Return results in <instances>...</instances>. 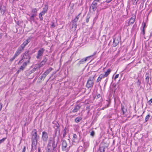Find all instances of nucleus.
<instances>
[{
  "label": "nucleus",
  "mask_w": 152,
  "mask_h": 152,
  "mask_svg": "<svg viewBox=\"0 0 152 152\" xmlns=\"http://www.w3.org/2000/svg\"><path fill=\"white\" fill-rule=\"evenodd\" d=\"M115 35H114L113 37V45L114 47L116 46L119 44L120 41L119 37H118L117 38H115Z\"/></svg>",
  "instance_id": "6"
},
{
  "label": "nucleus",
  "mask_w": 152,
  "mask_h": 152,
  "mask_svg": "<svg viewBox=\"0 0 152 152\" xmlns=\"http://www.w3.org/2000/svg\"><path fill=\"white\" fill-rule=\"evenodd\" d=\"M112 71L111 69L109 68L105 72V74H103L105 77H107Z\"/></svg>",
  "instance_id": "15"
},
{
  "label": "nucleus",
  "mask_w": 152,
  "mask_h": 152,
  "mask_svg": "<svg viewBox=\"0 0 152 152\" xmlns=\"http://www.w3.org/2000/svg\"><path fill=\"white\" fill-rule=\"evenodd\" d=\"M82 118L80 117H77L75 119V122L76 123L79 122L81 120Z\"/></svg>",
  "instance_id": "28"
},
{
  "label": "nucleus",
  "mask_w": 152,
  "mask_h": 152,
  "mask_svg": "<svg viewBox=\"0 0 152 152\" xmlns=\"http://www.w3.org/2000/svg\"><path fill=\"white\" fill-rule=\"evenodd\" d=\"M148 103L149 104H151L152 103V98L148 102Z\"/></svg>",
  "instance_id": "41"
},
{
  "label": "nucleus",
  "mask_w": 152,
  "mask_h": 152,
  "mask_svg": "<svg viewBox=\"0 0 152 152\" xmlns=\"http://www.w3.org/2000/svg\"><path fill=\"white\" fill-rule=\"evenodd\" d=\"M94 1H95L96 2H99L100 1V0H94Z\"/></svg>",
  "instance_id": "60"
},
{
  "label": "nucleus",
  "mask_w": 152,
  "mask_h": 152,
  "mask_svg": "<svg viewBox=\"0 0 152 152\" xmlns=\"http://www.w3.org/2000/svg\"><path fill=\"white\" fill-rule=\"evenodd\" d=\"M52 27H55V26L53 24L52 25Z\"/></svg>",
  "instance_id": "62"
},
{
  "label": "nucleus",
  "mask_w": 152,
  "mask_h": 152,
  "mask_svg": "<svg viewBox=\"0 0 152 152\" xmlns=\"http://www.w3.org/2000/svg\"><path fill=\"white\" fill-rule=\"evenodd\" d=\"M85 61L84 59H82L80 61V63H83Z\"/></svg>",
  "instance_id": "44"
},
{
  "label": "nucleus",
  "mask_w": 152,
  "mask_h": 152,
  "mask_svg": "<svg viewBox=\"0 0 152 152\" xmlns=\"http://www.w3.org/2000/svg\"><path fill=\"white\" fill-rule=\"evenodd\" d=\"M36 146L35 145H34V146H33V142H32V148L31 149V152H33L34 150H36Z\"/></svg>",
  "instance_id": "33"
},
{
  "label": "nucleus",
  "mask_w": 152,
  "mask_h": 152,
  "mask_svg": "<svg viewBox=\"0 0 152 152\" xmlns=\"http://www.w3.org/2000/svg\"><path fill=\"white\" fill-rule=\"evenodd\" d=\"M66 128L65 127L64 130V133L63 134V137H65L66 135Z\"/></svg>",
  "instance_id": "34"
},
{
  "label": "nucleus",
  "mask_w": 152,
  "mask_h": 152,
  "mask_svg": "<svg viewBox=\"0 0 152 152\" xmlns=\"http://www.w3.org/2000/svg\"><path fill=\"white\" fill-rule=\"evenodd\" d=\"M118 76H119V74H117L116 75L115 77V78H114V79H116L117 78H118Z\"/></svg>",
  "instance_id": "51"
},
{
  "label": "nucleus",
  "mask_w": 152,
  "mask_h": 152,
  "mask_svg": "<svg viewBox=\"0 0 152 152\" xmlns=\"http://www.w3.org/2000/svg\"><path fill=\"white\" fill-rule=\"evenodd\" d=\"M37 15L36 14H33L31 17L33 18H34V17L36 16Z\"/></svg>",
  "instance_id": "43"
},
{
  "label": "nucleus",
  "mask_w": 152,
  "mask_h": 152,
  "mask_svg": "<svg viewBox=\"0 0 152 152\" xmlns=\"http://www.w3.org/2000/svg\"><path fill=\"white\" fill-rule=\"evenodd\" d=\"M21 70L19 69L18 70V71L17 72V73L18 74L19 72H20Z\"/></svg>",
  "instance_id": "58"
},
{
  "label": "nucleus",
  "mask_w": 152,
  "mask_h": 152,
  "mask_svg": "<svg viewBox=\"0 0 152 152\" xmlns=\"http://www.w3.org/2000/svg\"><path fill=\"white\" fill-rule=\"evenodd\" d=\"M90 57H91L90 56H89L86 57V58H85V59H84L85 61H86L87 60V59L88 58H89Z\"/></svg>",
  "instance_id": "50"
},
{
  "label": "nucleus",
  "mask_w": 152,
  "mask_h": 152,
  "mask_svg": "<svg viewBox=\"0 0 152 152\" xmlns=\"http://www.w3.org/2000/svg\"><path fill=\"white\" fill-rule=\"evenodd\" d=\"M57 146V144H55V141L53 139L49 140L47 146V152H52Z\"/></svg>",
  "instance_id": "1"
},
{
  "label": "nucleus",
  "mask_w": 152,
  "mask_h": 152,
  "mask_svg": "<svg viewBox=\"0 0 152 152\" xmlns=\"http://www.w3.org/2000/svg\"><path fill=\"white\" fill-rule=\"evenodd\" d=\"M96 75L90 77L88 79L86 85V87L88 88H92L94 84V81L95 79Z\"/></svg>",
  "instance_id": "2"
},
{
  "label": "nucleus",
  "mask_w": 152,
  "mask_h": 152,
  "mask_svg": "<svg viewBox=\"0 0 152 152\" xmlns=\"http://www.w3.org/2000/svg\"><path fill=\"white\" fill-rule=\"evenodd\" d=\"M150 117L151 115L149 114H148L146 116L145 118V122H147L148 120Z\"/></svg>",
  "instance_id": "24"
},
{
  "label": "nucleus",
  "mask_w": 152,
  "mask_h": 152,
  "mask_svg": "<svg viewBox=\"0 0 152 152\" xmlns=\"http://www.w3.org/2000/svg\"><path fill=\"white\" fill-rule=\"evenodd\" d=\"M150 36L152 37V32L151 33Z\"/></svg>",
  "instance_id": "61"
},
{
  "label": "nucleus",
  "mask_w": 152,
  "mask_h": 152,
  "mask_svg": "<svg viewBox=\"0 0 152 152\" xmlns=\"http://www.w3.org/2000/svg\"><path fill=\"white\" fill-rule=\"evenodd\" d=\"M97 98H99L100 97V94H98L96 96Z\"/></svg>",
  "instance_id": "53"
},
{
  "label": "nucleus",
  "mask_w": 152,
  "mask_h": 152,
  "mask_svg": "<svg viewBox=\"0 0 152 152\" xmlns=\"http://www.w3.org/2000/svg\"><path fill=\"white\" fill-rule=\"evenodd\" d=\"M48 6L47 4H45V7L43 8V11L45 12H47L48 10Z\"/></svg>",
  "instance_id": "22"
},
{
  "label": "nucleus",
  "mask_w": 152,
  "mask_h": 152,
  "mask_svg": "<svg viewBox=\"0 0 152 152\" xmlns=\"http://www.w3.org/2000/svg\"><path fill=\"white\" fill-rule=\"evenodd\" d=\"M105 151V147L104 146H100L99 149L100 152H104Z\"/></svg>",
  "instance_id": "21"
},
{
  "label": "nucleus",
  "mask_w": 152,
  "mask_h": 152,
  "mask_svg": "<svg viewBox=\"0 0 152 152\" xmlns=\"http://www.w3.org/2000/svg\"><path fill=\"white\" fill-rule=\"evenodd\" d=\"M78 20L76 18L74 19V20H72V22L74 23H76Z\"/></svg>",
  "instance_id": "38"
},
{
  "label": "nucleus",
  "mask_w": 152,
  "mask_h": 152,
  "mask_svg": "<svg viewBox=\"0 0 152 152\" xmlns=\"http://www.w3.org/2000/svg\"><path fill=\"white\" fill-rule=\"evenodd\" d=\"M121 110L123 112V114H124L126 111V110L123 105H121Z\"/></svg>",
  "instance_id": "31"
},
{
  "label": "nucleus",
  "mask_w": 152,
  "mask_h": 152,
  "mask_svg": "<svg viewBox=\"0 0 152 152\" xmlns=\"http://www.w3.org/2000/svg\"><path fill=\"white\" fill-rule=\"evenodd\" d=\"M138 0H132L133 4L134 5H136L137 4Z\"/></svg>",
  "instance_id": "35"
},
{
  "label": "nucleus",
  "mask_w": 152,
  "mask_h": 152,
  "mask_svg": "<svg viewBox=\"0 0 152 152\" xmlns=\"http://www.w3.org/2000/svg\"><path fill=\"white\" fill-rule=\"evenodd\" d=\"M22 60V59H21V60H20L19 61V63H20V62H21V61H22V60Z\"/></svg>",
  "instance_id": "63"
},
{
  "label": "nucleus",
  "mask_w": 152,
  "mask_h": 152,
  "mask_svg": "<svg viewBox=\"0 0 152 152\" xmlns=\"http://www.w3.org/2000/svg\"><path fill=\"white\" fill-rule=\"evenodd\" d=\"M46 13L45 12L42 11L39 15V18L40 20H43V17L42 16L45 14V13Z\"/></svg>",
  "instance_id": "14"
},
{
  "label": "nucleus",
  "mask_w": 152,
  "mask_h": 152,
  "mask_svg": "<svg viewBox=\"0 0 152 152\" xmlns=\"http://www.w3.org/2000/svg\"><path fill=\"white\" fill-rule=\"evenodd\" d=\"M105 81H106V82H107V79H106V80H105Z\"/></svg>",
  "instance_id": "64"
},
{
  "label": "nucleus",
  "mask_w": 152,
  "mask_h": 152,
  "mask_svg": "<svg viewBox=\"0 0 152 152\" xmlns=\"http://www.w3.org/2000/svg\"><path fill=\"white\" fill-rule=\"evenodd\" d=\"M136 18V16L134 15L130 19L129 21V22L128 26H129L130 25V23L131 24H133Z\"/></svg>",
  "instance_id": "12"
},
{
  "label": "nucleus",
  "mask_w": 152,
  "mask_h": 152,
  "mask_svg": "<svg viewBox=\"0 0 152 152\" xmlns=\"http://www.w3.org/2000/svg\"><path fill=\"white\" fill-rule=\"evenodd\" d=\"M30 20H31V21H34V18H32L31 16L30 17Z\"/></svg>",
  "instance_id": "55"
},
{
  "label": "nucleus",
  "mask_w": 152,
  "mask_h": 152,
  "mask_svg": "<svg viewBox=\"0 0 152 152\" xmlns=\"http://www.w3.org/2000/svg\"><path fill=\"white\" fill-rule=\"evenodd\" d=\"M109 103H108L107 104V106H105V107H103L102 108V109L103 110H104L105 108H107V107H108L109 106Z\"/></svg>",
  "instance_id": "49"
},
{
  "label": "nucleus",
  "mask_w": 152,
  "mask_h": 152,
  "mask_svg": "<svg viewBox=\"0 0 152 152\" xmlns=\"http://www.w3.org/2000/svg\"><path fill=\"white\" fill-rule=\"evenodd\" d=\"M145 76H146V78H145L146 82H147L148 83L149 82V76L148 74L146 73V74Z\"/></svg>",
  "instance_id": "23"
},
{
  "label": "nucleus",
  "mask_w": 152,
  "mask_h": 152,
  "mask_svg": "<svg viewBox=\"0 0 152 152\" xmlns=\"http://www.w3.org/2000/svg\"><path fill=\"white\" fill-rule=\"evenodd\" d=\"M29 52V50H27L22 55L23 57L22 58V60H23V61L27 59V60L25 62H27V64L29 63L30 60L31 58L28 55Z\"/></svg>",
  "instance_id": "3"
},
{
  "label": "nucleus",
  "mask_w": 152,
  "mask_h": 152,
  "mask_svg": "<svg viewBox=\"0 0 152 152\" xmlns=\"http://www.w3.org/2000/svg\"><path fill=\"white\" fill-rule=\"evenodd\" d=\"M47 61V59L46 57L44 58L43 60L39 64V67L40 68L42 66L45 64L46 62Z\"/></svg>",
  "instance_id": "10"
},
{
  "label": "nucleus",
  "mask_w": 152,
  "mask_h": 152,
  "mask_svg": "<svg viewBox=\"0 0 152 152\" xmlns=\"http://www.w3.org/2000/svg\"><path fill=\"white\" fill-rule=\"evenodd\" d=\"M95 134V132L94 131H92L91 133V135L92 136H93Z\"/></svg>",
  "instance_id": "42"
},
{
  "label": "nucleus",
  "mask_w": 152,
  "mask_h": 152,
  "mask_svg": "<svg viewBox=\"0 0 152 152\" xmlns=\"http://www.w3.org/2000/svg\"><path fill=\"white\" fill-rule=\"evenodd\" d=\"M91 8H92V9L94 11H95L97 9V6H94V5L91 4Z\"/></svg>",
  "instance_id": "25"
},
{
  "label": "nucleus",
  "mask_w": 152,
  "mask_h": 152,
  "mask_svg": "<svg viewBox=\"0 0 152 152\" xmlns=\"http://www.w3.org/2000/svg\"><path fill=\"white\" fill-rule=\"evenodd\" d=\"M46 76V75L45 74L43 73L42 75L39 77V78L41 80H44Z\"/></svg>",
  "instance_id": "29"
},
{
  "label": "nucleus",
  "mask_w": 152,
  "mask_h": 152,
  "mask_svg": "<svg viewBox=\"0 0 152 152\" xmlns=\"http://www.w3.org/2000/svg\"><path fill=\"white\" fill-rule=\"evenodd\" d=\"M2 107V104L1 103H0V111L1 110Z\"/></svg>",
  "instance_id": "52"
},
{
  "label": "nucleus",
  "mask_w": 152,
  "mask_h": 152,
  "mask_svg": "<svg viewBox=\"0 0 152 152\" xmlns=\"http://www.w3.org/2000/svg\"><path fill=\"white\" fill-rule=\"evenodd\" d=\"M38 11V10L36 8H32L31 11V12L34 13L33 14H35V13H37Z\"/></svg>",
  "instance_id": "26"
},
{
  "label": "nucleus",
  "mask_w": 152,
  "mask_h": 152,
  "mask_svg": "<svg viewBox=\"0 0 152 152\" xmlns=\"http://www.w3.org/2000/svg\"><path fill=\"white\" fill-rule=\"evenodd\" d=\"M30 39H27L26 41L24 42L17 49L20 52H22L25 47L26 45L28 43L30 42Z\"/></svg>",
  "instance_id": "4"
},
{
  "label": "nucleus",
  "mask_w": 152,
  "mask_h": 152,
  "mask_svg": "<svg viewBox=\"0 0 152 152\" xmlns=\"http://www.w3.org/2000/svg\"><path fill=\"white\" fill-rule=\"evenodd\" d=\"M59 124L57 123V124H56L54 126V128L55 129V132H56V134L57 133V131H58V132L59 133Z\"/></svg>",
  "instance_id": "13"
},
{
  "label": "nucleus",
  "mask_w": 152,
  "mask_h": 152,
  "mask_svg": "<svg viewBox=\"0 0 152 152\" xmlns=\"http://www.w3.org/2000/svg\"><path fill=\"white\" fill-rule=\"evenodd\" d=\"M81 14L80 13H79L78 15L76 16V18L78 20L79 19L80 17V15Z\"/></svg>",
  "instance_id": "46"
},
{
  "label": "nucleus",
  "mask_w": 152,
  "mask_h": 152,
  "mask_svg": "<svg viewBox=\"0 0 152 152\" xmlns=\"http://www.w3.org/2000/svg\"><path fill=\"white\" fill-rule=\"evenodd\" d=\"M48 139V133L46 132H43L42 133V139L44 142H46Z\"/></svg>",
  "instance_id": "7"
},
{
  "label": "nucleus",
  "mask_w": 152,
  "mask_h": 152,
  "mask_svg": "<svg viewBox=\"0 0 152 152\" xmlns=\"http://www.w3.org/2000/svg\"><path fill=\"white\" fill-rule=\"evenodd\" d=\"M97 53V51H95L94 52L93 54L91 56H90V57H93L95 56Z\"/></svg>",
  "instance_id": "45"
},
{
  "label": "nucleus",
  "mask_w": 152,
  "mask_h": 152,
  "mask_svg": "<svg viewBox=\"0 0 152 152\" xmlns=\"http://www.w3.org/2000/svg\"><path fill=\"white\" fill-rule=\"evenodd\" d=\"M142 26L143 27L142 30V33L143 35L145 34V28L146 26V24L145 22H143L142 23Z\"/></svg>",
  "instance_id": "19"
},
{
  "label": "nucleus",
  "mask_w": 152,
  "mask_h": 152,
  "mask_svg": "<svg viewBox=\"0 0 152 152\" xmlns=\"http://www.w3.org/2000/svg\"><path fill=\"white\" fill-rule=\"evenodd\" d=\"M73 12V10L72 9L71 10H70V12H72L71 13V14H72V12Z\"/></svg>",
  "instance_id": "59"
},
{
  "label": "nucleus",
  "mask_w": 152,
  "mask_h": 152,
  "mask_svg": "<svg viewBox=\"0 0 152 152\" xmlns=\"http://www.w3.org/2000/svg\"><path fill=\"white\" fill-rule=\"evenodd\" d=\"M5 139L6 138H3L1 140H0V144L3 142L4 141Z\"/></svg>",
  "instance_id": "39"
},
{
  "label": "nucleus",
  "mask_w": 152,
  "mask_h": 152,
  "mask_svg": "<svg viewBox=\"0 0 152 152\" xmlns=\"http://www.w3.org/2000/svg\"><path fill=\"white\" fill-rule=\"evenodd\" d=\"M77 137V136L76 134H74L73 136V139H76Z\"/></svg>",
  "instance_id": "47"
},
{
  "label": "nucleus",
  "mask_w": 152,
  "mask_h": 152,
  "mask_svg": "<svg viewBox=\"0 0 152 152\" xmlns=\"http://www.w3.org/2000/svg\"><path fill=\"white\" fill-rule=\"evenodd\" d=\"M53 69L52 67H50L49 69H47L44 72V74H45L46 75H47L48 74H49L51 71Z\"/></svg>",
  "instance_id": "18"
},
{
  "label": "nucleus",
  "mask_w": 152,
  "mask_h": 152,
  "mask_svg": "<svg viewBox=\"0 0 152 152\" xmlns=\"http://www.w3.org/2000/svg\"><path fill=\"white\" fill-rule=\"evenodd\" d=\"M80 107L78 105H77L72 110L73 112L75 113L77 112L80 109Z\"/></svg>",
  "instance_id": "20"
},
{
  "label": "nucleus",
  "mask_w": 152,
  "mask_h": 152,
  "mask_svg": "<svg viewBox=\"0 0 152 152\" xmlns=\"http://www.w3.org/2000/svg\"><path fill=\"white\" fill-rule=\"evenodd\" d=\"M89 17H87V18L86 19V23H88L89 21Z\"/></svg>",
  "instance_id": "48"
},
{
  "label": "nucleus",
  "mask_w": 152,
  "mask_h": 152,
  "mask_svg": "<svg viewBox=\"0 0 152 152\" xmlns=\"http://www.w3.org/2000/svg\"><path fill=\"white\" fill-rule=\"evenodd\" d=\"M72 28H74L75 30L77 28V24L76 23L72 22Z\"/></svg>",
  "instance_id": "30"
},
{
  "label": "nucleus",
  "mask_w": 152,
  "mask_h": 152,
  "mask_svg": "<svg viewBox=\"0 0 152 152\" xmlns=\"http://www.w3.org/2000/svg\"><path fill=\"white\" fill-rule=\"evenodd\" d=\"M37 134L36 132H35L34 134H33L32 136V139L33 140V141L34 142L36 141L37 142Z\"/></svg>",
  "instance_id": "16"
},
{
  "label": "nucleus",
  "mask_w": 152,
  "mask_h": 152,
  "mask_svg": "<svg viewBox=\"0 0 152 152\" xmlns=\"http://www.w3.org/2000/svg\"><path fill=\"white\" fill-rule=\"evenodd\" d=\"M40 147H39L38 149V152H41L40 151Z\"/></svg>",
  "instance_id": "57"
},
{
  "label": "nucleus",
  "mask_w": 152,
  "mask_h": 152,
  "mask_svg": "<svg viewBox=\"0 0 152 152\" xmlns=\"http://www.w3.org/2000/svg\"><path fill=\"white\" fill-rule=\"evenodd\" d=\"M62 149L64 152H66V142L65 140H62Z\"/></svg>",
  "instance_id": "8"
},
{
  "label": "nucleus",
  "mask_w": 152,
  "mask_h": 152,
  "mask_svg": "<svg viewBox=\"0 0 152 152\" xmlns=\"http://www.w3.org/2000/svg\"><path fill=\"white\" fill-rule=\"evenodd\" d=\"M38 68L37 67H34L32 70L30 71L31 73H33L36 71L37 69H38Z\"/></svg>",
  "instance_id": "32"
},
{
  "label": "nucleus",
  "mask_w": 152,
  "mask_h": 152,
  "mask_svg": "<svg viewBox=\"0 0 152 152\" xmlns=\"http://www.w3.org/2000/svg\"><path fill=\"white\" fill-rule=\"evenodd\" d=\"M112 0H107L106 1V2L107 3H110Z\"/></svg>",
  "instance_id": "56"
},
{
  "label": "nucleus",
  "mask_w": 152,
  "mask_h": 152,
  "mask_svg": "<svg viewBox=\"0 0 152 152\" xmlns=\"http://www.w3.org/2000/svg\"><path fill=\"white\" fill-rule=\"evenodd\" d=\"M92 4L94 5V6H97V3L95 1H94L93 2H92Z\"/></svg>",
  "instance_id": "37"
},
{
  "label": "nucleus",
  "mask_w": 152,
  "mask_h": 152,
  "mask_svg": "<svg viewBox=\"0 0 152 152\" xmlns=\"http://www.w3.org/2000/svg\"><path fill=\"white\" fill-rule=\"evenodd\" d=\"M88 142H84V146L85 148H87L88 146Z\"/></svg>",
  "instance_id": "36"
},
{
  "label": "nucleus",
  "mask_w": 152,
  "mask_h": 152,
  "mask_svg": "<svg viewBox=\"0 0 152 152\" xmlns=\"http://www.w3.org/2000/svg\"><path fill=\"white\" fill-rule=\"evenodd\" d=\"M137 85L138 86H140V85L141 82L139 80H138L137 81Z\"/></svg>",
  "instance_id": "40"
},
{
  "label": "nucleus",
  "mask_w": 152,
  "mask_h": 152,
  "mask_svg": "<svg viewBox=\"0 0 152 152\" xmlns=\"http://www.w3.org/2000/svg\"><path fill=\"white\" fill-rule=\"evenodd\" d=\"M27 64V62H24L23 64V65L20 67L19 69L23 71L26 66Z\"/></svg>",
  "instance_id": "17"
},
{
  "label": "nucleus",
  "mask_w": 152,
  "mask_h": 152,
  "mask_svg": "<svg viewBox=\"0 0 152 152\" xmlns=\"http://www.w3.org/2000/svg\"><path fill=\"white\" fill-rule=\"evenodd\" d=\"M21 53V52L17 50L13 57L10 59V61L11 62L13 61Z\"/></svg>",
  "instance_id": "9"
},
{
  "label": "nucleus",
  "mask_w": 152,
  "mask_h": 152,
  "mask_svg": "<svg viewBox=\"0 0 152 152\" xmlns=\"http://www.w3.org/2000/svg\"><path fill=\"white\" fill-rule=\"evenodd\" d=\"M105 77H106L103 74H100L99 77H98V78H97L96 81V82L97 83H100V82H101L102 79L103 78H104Z\"/></svg>",
  "instance_id": "11"
},
{
  "label": "nucleus",
  "mask_w": 152,
  "mask_h": 152,
  "mask_svg": "<svg viewBox=\"0 0 152 152\" xmlns=\"http://www.w3.org/2000/svg\"><path fill=\"white\" fill-rule=\"evenodd\" d=\"M5 10H4L2 9V6L0 7V12L1 14L3 15L5 12Z\"/></svg>",
  "instance_id": "27"
},
{
  "label": "nucleus",
  "mask_w": 152,
  "mask_h": 152,
  "mask_svg": "<svg viewBox=\"0 0 152 152\" xmlns=\"http://www.w3.org/2000/svg\"><path fill=\"white\" fill-rule=\"evenodd\" d=\"M45 51V50L43 48H42L39 50L37 53V59L41 58Z\"/></svg>",
  "instance_id": "5"
},
{
  "label": "nucleus",
  "mask_w": 152,
  "mask_h": 152,
  "mask_svg": "<svg viewBox=\"0 0 152 152\" xmlns=\"http://www.w3.org/2000/svg\"><path fill=\"white\" fill-rule=\"evenodd\" d=\"M26 151V147H24L23 150L22 152H25Z\"/></svg>",
  "instance_id": "54"
}]
</instances>
